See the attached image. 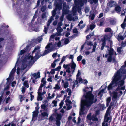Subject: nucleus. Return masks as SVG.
<instances>
[{"label":"nucleus","mask_w":126,"mask_h":126,"mask_svg":"<svg viewBox=\"0 0 126 126\" xmlns=\"http://www.w3.org/2000/svg\"><path fill=\"white\" fill-rule=\"evenodd\" d=\"M40 48L39 46H36L32 52V55H29L24 57V54L29 51L31 48L29 46L27 45L19 53L16 65L20 63L21 66V68L18 67L17 69V73L18 75L22 72V71L27 66H32L35 62L39 58Z\"/></svg>","instance_id":"obj_1"},{"label":"nucleus","mask_w":126,"mask_h":126,"mask_svg":"<svg viewBox=\"0 0 126 126\" xmlns=\"http://www.w3.org/2000/svg\"><path fill=\"white\" fill-rule=\"evenodd\" d=\"M106 88L101 90H97L95 93L94 96L91 93L93 88L92 87H87L83 89L85 92H87L85 94L84 93L81 101V108L79 113L80 115L86 114L91 104L95 102L97 100L101 99L105 92Z\"/></svg>","instance_id":"obj_2"},{"label":"nucleus","mask_w":126,"mask_h":126,"mask_svg":"<svg viewBox=\"0 0 126 126\" xmlns=\"http://www.w3.org/2000/svg\"><path fill=\"white\" fill-rule=\"evenodd\" d=\"M125 67V66L124 65L122 66L113 77L112 84H114V83L116 84L118 83V87L117 89V90H124L125 89V86H123L124 83V80H120L122 78L123 79L125 78L126 76V70L124 69Z\"/></svg>","instance_id":"obj_3"},{"label":"nucleus","mask_w":126,"mask_h":126,"mask_svg":"<svg viewBox=\"0 0 126 126\" xmlns=\"http://www.w3.org/2000/svg\"><path fill=\"white\" fill-rule=\"evenodd\" d=\"M87 2V0H75L74 3L75 6L72 8V14L73 16L76 15L77 11L80 13L81 10V7L85 3Z\"/></svg>","instance_id":"obj_4"},{"label":"nucleus","mask_w":126,"mask_h":126,"mask_svg":"<svg viewBox=\"0 0 126 126\" xmlns=\"http://www.w3.org/2000/svg\"><path fill=\"white\" fill-rule=\"evenodd\" d=\"M55 43L53 44L52 42H51L49 43L45 47L46 49L45 50L43 55H46L52 51L57 46L60 47L62 46L61 45V42L60 41L55 42Z\"/></svg>","instance_id":"obj_5"},{"label":"nucleus","mask_w":126,"mask_h":126,"mask_svg":"<svg viewBox=\"0 0 126 126\" xmlns=\"http://www.w3.org/2000/svg\"><path fill=\"white\" fill-rule=\"evenodd\" d=\"M110 105L108 108L106 113L104 122L102 124V126H109L110 120H109L110 111Z\"/></svg>","instance_id":"obj_6"},{"label":"nucleus","mask_w":126,"mask_h":126,"mask_svg":"<svg viewBox=\"0 0 126 126\" xmlns=\"http://www.w3.org/2000/svg\"><path fill=\"white\" fill-rule=\"evenodd\" d=\"M54 5H55L56 8L52 12V16L48 20V23L47 24V27L49 26L50 23L52 21L54 20V17L56 15V11L57 9H58L59 10L61 9V7L59 6L58 4H56V3H55Z\"/></svg>","instance_id":"obj_7"},{"label":"nucleus","mask_w":126,"mask_h":126,"mask_svg":"<svg viewBox=\"0 0 126 126\" xmlns=\"http://www.w3.org/2000/svg\"><path fill=\"white\" fill-rule=\"evenodd\" d=\"M87 118L89 120H92L93 121H97L98 120L97 118L96 117V115H93L91 117V113H89L87 115Z\"/></svg>","instance_id":"obj_8"},{"label":"nucleus","mask_w":126,"mask_h":126,"mask_svg":"<svg viewBox=\"0 0 126 126\" xmlns=\"http://www.w3.org/2000/svg\"><path fill=\"white\" fill-rule=\"evenodd\" d=\"M40 77V73L39 72H38L37 73H34L33 74L31 78V79H32L33 83H35L34 79H37L38 78H39Z\"/></svg>","instance_id":"obj_9"},{"label":"nucleus","mask_w":126,"mask_h":126,"mask_svg":"<svg viewBox=\"0 0 126 126\" xmlns=\"http://www.w3.org/2000/svg\"><path fill=\"white\" fill-rule=\"evenodd\" d=\"M66 71H64L63 72V75L65 77V79L67 81L71 82L72 80V79L71 78L72 75L71 74H68L67 75V76H66Z\"/></svg>","instance_id":"obj_10"},{"label":"nucleus","mask_w":126,"mask_h":126,"mask_svg":"<svg viewBox=\"0 0 126 126\" xmlns=\"http://www.w3.org/2000/svg\"><path fill=\"white\" fill-rule=\"evenodd\" d=\"M111 62L112 59L113 61L115 60V58L116 55V53L113 49L111 47Z\"/></svg>","instance_id":"obj_11"},{"label":"nucleus","mask_w":126,"mask_h":126,"mask_svg":"<svg viewBox=\"0 0 126 126\" xmlns=\"http://www.w3.org/2000/svg\"><path fill=\"white\" fill-rule=\"evenodd\" d=\"M67 19L70 21H75L78 19V17L77 16H75L73 17V16L72 14H69L67 16Z\"/></svg>","instance_id":"obj_12"},{"label":"nucleus","mask_w":126,"mask_h":126,"mask_svg":"<svg viewBox=\"0 0 126 126\" xmlns=\"http://www.w3.org/2000/svg\"><path fill=\"white\" fill-rule=\"evenodd\" d=\"M61 118V116L60 114H58L57 115L56 117V124L57 126H60V120Z\"/></svg>","instance_id":"obj_13"},{"label":"nucleus","mask_w":126,"mask_h":126,"mask_svg":"<svg viewBox=\"0 0 126 126\" xmlns=\"http://www.w3.org/2000/svg\"><path fill=\"white\" fill-rule=\"evenodd\" d=\"M80 75L81 72L79 70L77 74L76 75L77 81H78L79 82L82 83L83 82L82 79L81 78L79 77V76Z\"/></svg>","instance_id":"obj_14"},{"label":"nucleus","mask_w":126,"mask_h":126,"mask_svg":"<svg viewBox=\"0 0 126 126\" xmlns=\"http://www.w3.org/2000/svg\"><path fill=\"white\" fill-rule=\"evenodd\" d=\"M33 117L32 121H34L36 120L37 118V115L38 113V111L37 110H35L33 112Z\"/></svg>","instance_id":"obj_15"},{"label":"nucleus","mask_w":126,"mask_h":126,"mask_svg":"<svg viewBox=\"0 0 126 126\" xmlns=\"http://www.w3.org/2000/svg\"><path fill=\"white\" fill-rule=\"evenodd\" d=\"M105 57L107 58L108 61L110 62V50H108V51H107L106 54L105 55Z\"/></svg>","instance_id":"obj_16"},{"label":"nucleus","mask_w":126,"mask_h":126,"mask_svg":"<svg viewBox=\"0 0 126 126\" xmlns=\"http://www.w3.org/2000/svg\"><path fill=\"white\" fill-rule=\"evenodd\" d=\"M55 38V41H58L59 39V38L56 35H52L50 38V41H54L53 39Z\"/></svg>","instance_id":"obj_17"},{"label":"nucleus","mask_w":126,"mask_h":126,"mask_svg":"<svg viewBox=\"0 0 126 126\" xmlns=\"http://www.w3.org/2000/svg\"><path fill=\"white\" fill-rule=\"evenodd\" d=\"M62 82L63 83V86L64 88H66L68 87L69 84L68 82H65L64 80H62Z\"/></svg>","instance_id":"obj_18"},{"label":"nucleus","mask_w":126,"mask_h":126,"mask_svg":"<svg viewBox=\"0 0 126 126\" xmlns=\"http://www.w3.org/2000/svg\"><path fill=\"white\" fill-rule=\"evenodd\" d=\"M43 91L44 92H43V93H38V96L37 98L38 100L41 101L42 100V95L45 94L46 93V92L44 90H43Z\"/></svg>","instance_id":"obj_19"},{"label":"nucleus","mask_w":126,"mask_h":126,"mask_svg":"<svg viewBox=\"0 0 126 126\" xmlns=\"http://www.w3.org/2000/svg\"><path fill=\"white\" fill-rule=\"evenodd\" d=\"M67 13V10H63V13L60 18L61 21H62L63 20L64 15Z\"/></svg>","instance_id":"obj_20"},{"label":"nucleus","mask_w":126,"mask_h":126,"mask_svg":"<svg viewBox=\"0 0 126 126\" xmlns=\"http://www.w3.org/2000/svg\"><path fill=\"white\" fill-rule=\"evenodd\" d=\"M35 27V26H34V25H32L29 27V29H31L32 30L36 32H38L39 31V29Z\"/></svg>","instance_id":"obj_21"},{"label":"nucleus","mask_w":126,"mask_h":126,"mask_svg":"<svg viewBox=\"0 0 126 126\" xmlns=\"http://www.w3.org/2000/svg\"><path fill=\"white\" fill-rule=\"evenodd\" d=\"M41 115L42 119H43L45 118L48 117V114L47 112H44L41 113Z\"/></svg>","instance_id":"obj_22"},{"label":"nucleus","mask_w":126,"mask_h":126,"mask_svg":"<svg viewBox=\"0 0 126 126\" xmlns=\"http://www.w3.org/2000/svg\"><path fill=\"white\" fill-rule=\"evenodd\" d=\"M113 94L112 100L115 101L117 99L118 97L117 93L116 92H114L113 93Z\"/></svg>","instance_id":"obj_23"},{"label":"nucleus","mask_w":126,"mask_h":126,"mask_svg":"<svg viewBox=\"0 0 126 126\" xmlns=\"http://www.w3.org/2000/svg\"><path fill=\"white\" fill-rule=\"evenodd\" d=\"M16 69V68L15 67L12 70L9 75V78H8L7 79H10L11 78V77H12L13 76V74L15 71Z\"/></svg>","instance_id":"obj_24"},{"label":"nucleus","mask_w":126,"mask_h":126,"mask_svg":"<svg viewBox=\"0 0 126 126\" xmlns=\"http://www.w3.org/2000/svg\"><path fill=\"white\" fill-rule=\"evenodd\" d=\"M57 30L58 32L57 35H59L60 34L61 32L63 31V29L60 27H58L57 28Z\"/></svg>","instance_id":"obj_25"},{"label":"nucleus","mask_w":126,"mask_h":126,"mask_svg":"<svg viewBox=\"0 0 126 126\" xmlns=\"http://www.w3.org/2000/svg\"><path fill=\"white\" fill-rule=\"evenodd\" d=\"M84 45H87L90 46H92L93 45V44L92 42L90 41H86L84 44Z\"/></svg>","instance_id":"obj_26"},{"label":"nucleus","mask_w":126,"mask_h":126,"mask_svg":"<svg viewBox=\"0 0 126 126\" xmlns=\"http://www.w3.org/2000/svg\"><path fill=\"white\" fill-rule=\"evenodd\" d=\"M126 16L124 19V22L121 25V26L123 28H124L126 26Z\"/></svg>","instance_id":"obj_27"},{"label":"nucleus","mask_w":126,"mask_h":126,"mask_svg":"<svg viewBox=\"0 0 126 126\" xmlns=\"http://www.w3.org/2000/svg\"><path fill=\"white\" fill-rule=\"evenodd\" d=\"M76 66V64L74 62H72L71 63V67L72 69H73V72H74V70L75 69V68Z\"/></svg>","instance_id":"obj_28"},{"label":"nucleus","mask_w":126,"mask_h":126,"mask_svg":"<svg viewBox=\"0 0 126 126\" xmlns=\"http://www.w3.org/2000/svg\"><path fill=\"white\" fill-rule=\"evenodd\" d=\"M121 8L120 6L118 5L116 6L115 8V10L117 13L121 11Z\"/></svg>","instance_id":"obj_29"},{"label":"nucleus","mask_w":126,"mask_h":126,"mask_svg":"<svg viewBox=\"0 0 126 126\" xmlns=\"http://www.w3.org/2000/svg\"><path fill=\"white\" fill-rule=\"evenodd\" d=\"M97 45L96 43L95 42L93 46V48L92 50V51L91 52H93L95 51Z\"/></svg>","instance_id":"obj_30"},{"label":"nucleus","mask_w":126,"mask_h":126,"mask_svg":"<svg viewBox=\"0 0 126 126\" xmlns=\"http://www.w3.org/2000/svg\"><path fill=\"white\" fill-rule=\"evenodd\" d=\"M41 85L44 86H45V84L46 83V81L45 79L44 78H43L41 81Z\"/></svg>","instance_id":"obj_31"},{"label":"nucleus","mask_w":126,"mask_h":126,"mask_svg":"<svg viewBox=\"0 0 126 126\" xmlns=\"http://www.w3.org/2000/svg\"><path fill=\"white\" fill-rule=\"evenodd\" d=\"M57 99H56L53 100L52 102V104L53 105V107H56L57 106Z\"/></svg>","instance_id":"obj_32"},{"label":"nucleus","mask_w":126,"mask_h":126,"mask_svg":"<svg viewBox=\"0 0 126 126\" xmlns=\"http://www.w3.org/2000/svg\"><path fill=\"white\" fill-rule=\"evenodd\" d=\"M55 115H53L51 116L49 118V120L50 121H53L55 120Z\"/></svg>","instance_id":"obj_33"},{"label":"nucleus","mask_w":126,"mask_h":126,"mask_svg":"<svg viewBox=\"0 0 126 126\" xmlns=\"http://www.w3.org/2000/svg\"><path fill=\"white\" fill-rule=\"evenodd\" d=\"M19 98L20 102L22 101L23 100H24L25 98V97L24 96H22L21 95H19Z\"/></svg>","instance_id":"obj_34"},{"label":"nucleus","mask_w":126,"mask_h":126,"mask_svg":"<svg viewBox=\"0 0 126 126\" xmlns=\"http://www.w3.org/2000/svg\"><path fill=\"white\" fill-rule=\"evenodd\" d=\"M88 1L90 2V3L92 4L93 3H97L98 1V0H88Z\"/></svg>","instance_id":"obj_35"},{"label":"nucleus","mask_w":126,"mask_h":126,"mask_svg":"<svg viewBox=\"0 0 126 126\" xmlns=\"http://www.w3.org/2000/svg\"><path fill=\"white\" fill-rule=\"evenodd\" d=\"M60 88V87L58 84H56L55 85V86L53 87V88L56 90H58Z\"/></svg>","instance_id":"obj_36"},{"label":"nucleus","mask_w":126,"mask_h":126,"mask_svg":"<svg viewBox=\"0 0 126 126\" xmlns=\"http://www.w3.org/2000/svg\"><path fill=\"white\" fill-rule=\"evenodd\" d=\"M66 92H67L68 93V94L69 95H71V90L69 88H68L66 90Z\"/></svg>","instance_id":"obj_37"},{"label":"nucleus","mask_w":126,"mask_h":126,"mask_svg":"<svg viewBox=\"0 0 126 126\" xmlns=\"http://www.w3.org/2000/svg\"><path fill=\"white\" fill-rule=\"evenodd\" d=\"M95 17V15L94 14H91L89 17V19H91L92 20H93Z\"/></svg>","instance_id":"obj_38"},{"label":"nucleus","mask_w":126,"mask_h":126,"mask_svg":"<svg viewBox=\"0 0 126 126\" xmlns=\"http://www.w3.org/2000/svg\"><path fill=\"white\" fill-rule=\"evenodd\" d=\"M46 107L47 106L45 104H42L41 106V108L44 110H45Z\"/></svg>","instance_id":"obj_39"},{"label":"nucleus","mask_w":126,"mask_h":126,"mask_svg":"<svg viewBox=\"0 0 126 126\" xmlns=\"http://www.w3.org/2000/svg\"><path fill=\"white\" fill-rule=\"evenodd\" d=\"M23 84L26 87L28 88L29 87V85L28 83V82L27 81H24L23 83Z\"/></svg>","instance_id":"obj_40"},{"label":"nucleus","mask_w":126,"mask_h":126,"mask_svg":"<svg viewBox=\"0 0 126 126\" xmlns=\"http://www.w3.org/2000/svg\"><path fill=\"white\" fill-rule=\"evenodd\" d=\"M43 87L42 86L40 85L38 90V93H42L41 92L42 91V87Z\"/></svg>","instance_id":"obj_41"},{"label":"nucleus","mask_w":126,"mask_h":126,"mask_svg":"<svg viewBox=\"0 0 126 126\" xmlns=\"http://www.w3.org/2000/svg\"><path fill=\"white\" fill-rule=\"evenodd\" d=\"M116 4V2L115 1H111V7L115 6Z\"/></svg>","instance_id":"obj_42"},{"label":"nucleus","mask_w":126,"mask_h":126,"mask_svg":"<svg viewBox=\"0 0 126 126\" xmlns=\"http://www.w3.org/2000/svg\"><path fill=\"white\" fill-rule=\"evenodd\" d=\"M40 0L41 2V4H43V3L44 2V0H38V1L37 2V6H38L39 5L40 3Z\"/></svg>","instance_id":"obj_43"},{"label":"nucleus","mask_w":126,"mask_h":126,"mask_svg":"<svg viewBox=\"0 0 126 126\" xmlns=\"http://www.w3.org/2000/svg\"><path fill=\"white\" fill-rule=\"evenodd\" d=\"M67 105H68L71 104V101L70 100H66L65 101Z\"/></svg>","instance_id":"obj_44"},{"label":"nucleus","mask_w":126,"mask_h":126,"mask_svg":"<svg viewBox=\"0 0 126 126\" xmlns=\"http://www.w3.org/2000/svg\"><path fill=\"white\" fill-rule=\"evenodd\" d=\"M32 93L33 92H32L30 93V96L31 97L30 100L31 101H32L34 98V96L32 94Z\"/></svg>","instance_id":"obj_45"},{"label":"nucleus","mask_w":126,"mask_h":126,"mask_svg":"<svg viewBox=\"0 0 126 126\" xmlns=\"http://www.w3.org/2000/svg\"><path fill=\"white\" fill-rule=\"evenodd\" d=\"M124 38L122 36L120 35H119L118 36V40H123Z\"/></svg>","instance_id":"obj_46"},{"label":"nucleus","mask_w":126,"mask_h":126,"mask_svg":"<svg viewBox=\"0 0 126 126\" xmlns=\"http://www.w3.org/2000/svg\"><path fill=\"white\" fill-rule=\"evenodd\" d=\"M105 23V20H102L100 21V25L101 26L104 25Z\"/></svg>","instance_id":"obj_47"},{"label":"nucleus","mask_w":126,"mask_h":126,"mask_svg":"<svg viewBox=\"0 0 126 126\" xmlns=\"http://www.w3.org/2000/svg\"><path fill=\"white\" fill-rule=\"evenodd\" d=\"M110 102V97H109L107 99V106L109 105V103Z\"/></svg>","instance_id":"obj_48"},{"label":"nucleus","mask_w":126,"mask_h":126,"mask_svg":"<svg viewBox=\"0 0 126 126\" xmlns=\"http://www.w3.org/2000/svg\"><path fill=\"white\" fill-rule=\"evenodd\" d=\"M82 58V56L80 55L77 58V60L78 61H80Z\"/></svg>","instance_id":"obj_49"},{"label":"nucleus","mask_w":126,"mask_h":126,"mask_svg":"<svg viewBox=\"0 0 126 126\" xmlns=\"http://www.w3.org/2000/svg\"><path fill=\"white\" fill-rule=\"evenodd\" d=\"M95 27V25L93 24H92L90 25V29H94Z\"/></svg>","instance_id":"obj_50"},{"label":"nucleus","mask_w":126,"mask_h":126,"mask_svg":"<svg viewBox=\"0 0 126 126\" xmlns=\"http://www.w3.org/2000/svg\"><path fill=\"white\" fill-rule=\"evenodd\" d=\"M110 36H108L107 35H105L104 36V38L105 40H109L110 39Z\"/></svg>","instance_id":"obj_51"},{"label":"nucleus","mask_w":126,"mask_h":126,"mask_svg":"<svg viewBox=\"0 0 126 126\" xmlns=\"http://www.w3.org/2000/svg\"><path fill=\"white\" fill-rule=\"evenodd\" d=\"M67 57H68L69 59H72L73 57V55H67L66 56Z\"/></svg>","instance_id":"obj_52"},{"label":"nucleus","mask_w":126,"mask_h":126,"mask_svg":"<svg viewBox=\"0 0 126 126\" xmlns=\"http://www.w3.org/2000/svg\"><path fill=\"white\" fill-rule=\"evenodd\" d=\"M46 9V6H42L41 8V10L42 12H44L45 11Z\"/></svg>","instance_id":"obj_53"},{"label":"nucleus","mask_w":126,"mask_h":126,"mask_svg":"<svg viewBox=\"0 0 126 126\" xmlns=\"http://www.w3.org/2000/svg\"><path fill=\"white\" fill-rule=\"evenodd\" d=\"M66 72H68V74H70V73L71 72L70 71L71 69L70 68H68L66 69Z\"/></svg>","instance_id":"obj_54"},{"label":"nucleus","mask_w":126,"mask_h":126,"mask_svg":"<svg viewBox=\"0 0 126 126\" xmlns=\"http://www.w3.org/2000/svg\"><path fill=\"white\" fill-rule=\"evenodd\" d=\"M65 57H63L60 63V64L62 63L65 60Z\"/></svg>","instance_id":"obj_55"},{"label":"nucleus","mask_w":126,"mask_h":126,"mask_svg":"<svg viewBox=\"0 0 126 126\" xmlns=\"http://www.w3.org/2000/svg\"><path fill=\"white\" fill-rule=\"evenodd\" d=\"M119 2H122L123 4H126V0H119Z\"/></svg>","instance_id":"obj_56"},{"label":"nucleus","mask_w":126,"mask_h":126,"mask_svg":"<svg viewBox=\"0 0 126 126\" xmlns=\"http://www.w3.org/2000/svg\"><path fill=\"white\" fill-rule=\"evenodd\" d=\"M122 47H118L117 48V51L119 53H120L121 52L122 50Z\"/></svg>","instance_id":"obj_57"},{"label":"nucleus","mask_w":126,"mask_h":126,"mask_svg":"<svg viewBox=\"0 0 126 126\" xmlns=\"http://www.w3.org/2000/svg\"><path fill=\"white\" fill-rule=\"evenodd\" d=\"M105 31L106 32H110V28H107L105 29Z\"/></svg>","instance_id":"obj_58"},{"label":"nucleus","mask_w":126,"mask_h":126,"mask_svg":"<svg viewBox=\"0 0 126 126\" xmlns=\"http://www.w3.org/2000/svg\"><path fill=\"white\" fill-rule=\"evenodd\" d=\"M80 83L78 81H77V79H76V81H75V82H74V84L73 85V87H75V85L77 84V83Z\"/></svg>","instance_id":"obj_59"},{"label":"nucleus","mask_w":126,"mask_h":126,"mask_svg":"<svg viewBox=\"0 0 126 126\" xmlns=\"http://www.w3.org/2000/svg\"><path fill=\"white\" fill-rule=\"evenodd\" d=\"M42 40V38L41 37H38L37 39V40L39 42H40Z\"/></svg>","instance_id":"obj_60"},{"label":"nucleus","mask_w":126,"mask_h":126,"mask_svg":"<svg viewBox=\"0 0 126 126\" xmlns=\"http://www.w3.org/2000/svg\"><path fill=\"white\" fill-rule=\"evenodd\" d=\"M55 62L54 61L53 63L51 64V66L53 68H54L56 66V64L55 63Z\"/></svg>","instance_id":"obj_61"},{"label":"nucleus","mask_w":126,"mask_h":126,"mask_svg":"<svg viewBox=\"0 0 126 126\" xmlns=\"http://www.w3.org/2000/svg\"><path fill=\"white\" fill-rule=\"evenodd\" d=\"M73 33H77L78 32L77 30V29H74L73 31Z\"/></svg>","instance_id":"obj_62"},{"label":"nucleus","mask_w":126,"mask_h":126,"mask_svg":"<svg viewBox=\"0 0 126 126\" xmlns=\"http://www.w3.org/2000/svg\"><path fill=\"white\" fill-rule=\"evenodd\" d=\"M89 10V7L86 8L85 10V12L86 13L88 12Z\"/></svg>","instance_id":"obj_63"},{"label":"nucleus","mask_w":126,"mask_h":126,"mask_svg":"<svg viewBox=\"0 0 126 126\" xmlns=\"http://www.w3.org/2000/svg\"><path fill=\"white\" fill-rule=\"evenodd\" d=\"M63 101H62L59 104L60 107V108H62L63 105Z\"/></svg>","instance_id":"obj_64"}]
</instances>
